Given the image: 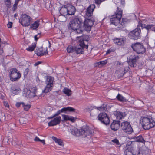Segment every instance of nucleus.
Segmentation results:
<instances>
[{
	"label": "nucleus",
	"mask_w": 155,
	"mask_h": 155,
	"mask_svg": "<svg viewBox=\"0 0 155 155\" xmlns=\"http://www.w3.org/2000/svg\"><path fill=\"white\" fill-rule=\"evenodd\" d=\"M124 153L126 155H135L136 154L135 150L133 147H130L126 149Z\"/></svg>",
	"instance_id": "412c9836"
},
{
	"label": "nucleus",
	"mask_w": 155,
	"mask_h": 155,
	"mask_svg": "<svg viewBox=\"0 0 155 155\" xmlns=\"http://www.w3.org/2000/svg\"><path fill=\"white\" fill-rule=\"evenodd\" d=\"M135 140L138 142H142L144 143L145 141L141 135L135 137L134 138Z\"/></svg>",
	"instance_id": "c85d7f7f"
},
{
	"label": "nucleus",
	"mask_w": 155,
	"mask_h": 155,
	"mask_svg": "<svg viewBox=\"0 0 155 155\" xmlns=\"http://www.w3.org/2000/svg\"><path fill=\"white\" fill-rule=\"evenodd\" d=\"M129 69V68L127 66L124 67V69L122 70L121 73L118 75L119 77H123L126 73L128 72Z\"/></svg>",
	"instance_id": "72a5a7b5"
},
{
	"label": "nucleus",
	"mask_w": 155,
	"mask_h": 155,
	"mask_svg": "<svg viewBox=\"0 0 155 155\" xmlns=\"http://www.w3.org/2000/svg\"><path fill=\"white\" fill-rule=\"evenodd\" d=\"M144 28L148 31L151 30L152 31H154V29L155 28V25L153 24L145 25Z\"/></svg>",
	"instance_id": "cd10ccee"
},
{
	"label": "nucleus",
	"mask_w": 155,
	"mask_h": 155,
	"mask_svg": "<svg viewBox=\"0 0 155 155\" xmlns=\"http://www.w3.org/2000/svg\"><path fill=\"white\" fill-rule=\"evenodd\" d=\"M78 37V36H77ZM81 38L79 40V45L76 46L75 52L78 54H83L84 52V48L87 49L88 45L86 42L88 41V36L87 35H84L83 36H78Z\"/></svg>",
	"instance_id": "7ed1b4c3"
},
{
	"label": "nucleus",
	"mask_w": 155,
	"mask_h": 155,
	"mask_svg": "<svg viewBox=\"0 0 155 155\" xmlns=\"http://www.w3.org/2000/svg\"><path fill=\"white\" fill-rule=\"evenodd\" d=\"M52 139L56 143L59 145L63 146L64 145L63 143L61 140L59 139H58L54 137H52Z\"/></svg>",
	"instance_id": "7c9ffc66"
},
{
	"label": "nucleus",
	"mask_w": 155,
	"mask_h": 155,
	"mask_svg": "<svg viewBox=\"0 0 155 155\" xmlns=\"http://www.w3.org/2000/svg\"><path fill=\"white\" fill-rule=\"evenodd\" d=\"M141 124L143 128L146 130L153 127L155 125V122L153 120L147 117L143 118Z\"/></svg>",
	"instance_id": "423d86ee"
},
{
	"label": "nucleus",
	"mask_w": 155,
	"mask_h": 155,
	"mask_svg": "<svg viewBox=\"0 0 155 155\" xmlns=\"http://www.w3.org/2000/svg\"><path fill=\"white\" fill-rule=\"evenodd\" d=\"M139 58V57L138 56L134 55L130 60L133 61L134 63H136L137 61Z\"/></svg>",
	"instance_id": "ea45409f"
},
{
	"label": "nucleus",
	"mask_w": 155,
	"mask_h": 155,
	"mask_svg": "<svg viewBox=\"0 0 155 155\" xmlns=\"http://www.w3.org/2000/svg\"><path fill=\"white\" fill-rule=\"evenodd\" d=\"M59 12L61 15L64 16L68 15L66 5L64 7H62L60 9Z\"/></svg>",
	"instance_id": "5701e85b"
},
{
	"label": "nucleus",
	"mask_w": 155,
	"mask_h": 155,
	"mask_svg": "<svg viewBox=\"0 0 155 155\" xmlns=\"http://www.w3.org/2000/svg\"><path fill=\"white\" fill-rule=\"evenodd\" d=\"M121 4L122 6H123L125 4V0H121Z\"/></svg>",
	"instance_id": "0e129e2a"
},
{
	"label": "nucleus",
	"mask_w": 155,
	"mask_h": 155,
	"mask_svg": "<svg viewBox=\"0 0 155 155\" xmlns=\"http://www.w3.org/2000/svg\"><path fill=\"white\" fill-rule=\"evenodd\" d=\"M19 121L21 124H25L27 122V120L26 118L21 117L19 120Z\"/></svg>",
	"instance_id": "58836bf2"
},
{
	"label": "nucleus",
	"mask_w": 155,
	"mask_h": 155,
	"mask_svg": "<svg viewBox=\"0 0 155 155\" xmlns=\"http://www.w3.org/2000/svg\"><path fill=\"white\" fill-rule=\"evenodd\" d=\"M36 91V89L35 87H33L30 90V92L29 93L28 98H32L36 96L35 93Z\"/></svg>",
	"instance_id": "bb28decb"
},
{
	"label": "nucleus",
	"mask_w": 155,
	"mask_h": 155,
	"mask_svg": "<svg viewBox=\"0 0 155 155\" xmlns=\"http://www.w3.org/2000/svg\"><path fill=\"white\" fill-rule=\"evenodd\" d=\"M12 22H9L8 23L7 25L8 28H11L12 26Z\"/></svg>",
	"instance_id": "4d7b16f0"
},
{
	"label": "nucleus",
	"mask_w": 155,
	"mask_h": 155,
	"mask_svg": "<svg viewBox=\"0 0 155 155\" xmlns=\"http://www.w3.org/2000/svg\"><path fill=\"white\" fill-rule=\"evenodd\" d=\"M21 89L20 88H18L17 89H15L13 91V93L15 94H17L20 91Z\"/></svg>",
	"instance_id": "3c124183"
},
{
	"label": "nucleus",
	"mask_w": 155,
	"mask_h": 155,
	"mask_svg": "<svg viewBox=\"0 0 155 155\" xmlns=\"http://www.w3.org/2000/svg\"><path fill=\"white\" fill-rule=\"evenodd\" d=\"M4 105L5 106V107H8L9 106L8 104V103H7L6 102H4Z\"/></svg>",
	"instance_id": "bf43d9fd"
},
{
	"label": "nucleus",
	"mask_w": 155,
	"mask_h": 155,
	"mask_svg": "<svg viewBox=\"0 0 155 155\" xmlns=\"http://www.w3.org/2000/svg\"><path fill=\"white\" fill-rule=\"evenodd\" d=\"M122 10L119 8L117 7V10L115 14L113 15L111 18H110L111 22L112 24L116 26L118 25V28L119 29H121L125 26V24L127 22V20L126 18H122L121 23L120 24L121 18L122 17Z\"/></svg>",
	"instance_id": "f257e3e1"
},
{
	"label": "nucleus",
	"mask_w": 155,
	"mask_h": 155,
	"mask_svg": "<svg viewBox=\"0 0 155 155\" xmlns=\"http://www.w3.org/2000/svg\"><path fill=\"white\" fill-rule=\"evenodd\" d=\"M34 140L36 142H40L41 140H40L38 137L36 136L34 139Z\"/></svg>",
	"instance_id": "864d4df0"
},
{
	"label": "nucleus",
	"mask_w": 155,
	"mask_h": 155,
	"mask_svg": "<svg viewBox=\"0 0 155 155\" xmlns=\"http://www.w3.org/2000/svg\"><path fill=\"white\" fill-rule=\"evenodd\" d=\"M70 130L73 135L76 136L81 135L83 137H85L90 135L92 134V132L90 129L89 127L87 126H83L79 130L77 128H74L70 129Z\"/></svg>",
	"instance_id": "f03ea898"
},
{
	"label": "nucleus",
	"mask_w": 155,
	"mask_h": 155,
	"mask_svg": "<svg viewBox=\"0 0 155 155\" xmlns=\"http://www.w3.org/2000/svg\"><path fill=\"white\" fill-rule=\"evenodd\" d=\"M112 142L116 144L117 146L120 147L121 146V144L119 142L118 140L116 139H115L112 140Z\"/></svg>",
	"instance_id": "a19ab883"
},
{
	"label": "nucleus",
	"mask_w": 155,
	"mask_h": 155,
	"mask_svg": "<svg viewBox=\"0 0 155 155\" xmlns=\"http://www.w3.org/2000/svg\"><path fill=\"white\" fill-rule=\"evenodd\" d=\"M131 47L133 51L137 54H143L146 52V48L142 43L139 42L133 43Z\"/></svg>",
	"instance_id": "39448f33"
},
{
	"label": "nucleus",
	"mask_w": 155,
	"mask_h": 155,
	"mask_svg": "<svg viewBox=\"0 0 155 155\" xmlns=\"http://www.w3.org/2000/svg\"><path fill=\"white\" fill-rule=\"evenodd\" d=\"M62 116L64 120L65 121L69 120L74 122L75 121L76 119V118L72 116L68 115L62 114Z\"/></svg>",
	"instance_id": "4be33fe9"
},
{
	"label": "nucleus",
	"mask_w": 155,
	"mask_h": 155,
	"mask_svg": "<svg viewBox=\"0 0 155 155\" xmlns=\"http://www.w3.org/2000/svg\"><path fill=\"white\" fill-rule=\"evenodd\" d=\"M54 81V78L50 76L48 77L45 82L46 85L44 91L45 93H47L51 90L53 86Z\"/></svg>",
	"instance_id": "9b49d317"
},
{
	"label": "nucleus",
	"mask_w": 155,
	"mask_h": 155,
	"mask_svg": "<svg viewBox=\"0 0 155 155\" xmlns=\"http://www.w3.org/2000/svg\"><path fill=\"white\" fill-rule=\"evenodd\" d=\"M115 51V50L114 49H111L110 48L109 49H108L106 52V55L110 53V52H114Z\"/></svg>",
	"instance_id": "603ef678"
},
{
	"label": "nucleus",
	"mask_w": 155,
	"mask_h": 155,
	"mask_svg": "<svg viewBox=\"0 0 155 155\" xmlns=\"http://www.w3.org/2000/svg\"><path fill=\"white\" fill-rule=\"evenodd\" d=\"M39 22L40 21L39 20L35 21L31 25L30 28L32 29L33 30L36 29L40 24Z\"/></svg>",
	"instance_id": "393cba45"
},
{
	"label": "nucleus",
	"mask_w": 155,
	"mask_h": 155,
	"mask_svg": "<svg viewBox=\"0 0 155 155\" xmlns=\"http://www.w3.org/2000/svg\"><path fill=\"white\" fill-rule=\"evenodd\" d=\"M116 98L118 101H120L126 102L127 101L126 99L119 94H118L116 97Z\"/></svg>",
	"instance_id": "f704fd0d"
},
{
	"label": "nucleus",
	"mask_w": 155,
	"mask_h": 155,
	"mask_svg": "<svg viewBox=\"0 0 155 155\" xmlns=\"http://www.w3.org/2000/svg\"><path fill=\"white\" fill-rule=\"evenodd\" d=\"M145 25L142 24V21L141 20H140L138 22V24L137 25L138 27H141L142 28H144Z\"/></svg>",
	"instance_id": "a18cd8bd"
},
{
	"label": "nucleus",
	"mask_w": 155,
	"mask_h": 155,
	"mask_svg": "<svg viewBox=\"0 0 155 155\" xmlns=\"http://www.w3.org/2000/svg\"><path fill=\"white\" fill-rule=\"evenodd\" d=\"M35 53L38 56H41L47 54L48 53L47 47L43 48L42 46L38 48L35 51Z\"/></svg>",
	"instance_id": "2eb2a0df"
},
{
	"label": "nucleus",
	"mask_w": 155,
	"mask_h": 155,
	"mask_svg": "<svg viewBox=\"0 0 155 155\" xmlns=\"http://www.w3.org/2000/svg\"><path fill=\"white\" fill-rule=\"evenodd\" d=\"M40 142L42 143L44 145H45V140H41V141H40Z\"/></svg>",
	"instance_id": "69168bd1"
},
{
	"label": "nucleus",
	"mask_w": 155,
	"mask_h": 155,
	"mask_svg": "<svg viewBox=\"0 0 155 155\" xmlns=\"http://www.w3.org/2000/svg\"><path fill=\"white\" fill-rule=\"evenodd\" d=\"M75 110H76L75 109L71 107H68L61 109L60 110V111L61 113L65 112L67 111L73 112H74Z\"/></svg>",
	"instance_id": "a878e982"
},
{
	"label": "nucleus",
	"mask_w": 155,
	"mask_h": 155,
	"mask_svg": "<svg viewBox=\"0 0 155 155\" xmlns=\"http://www.w3.org/2000/svg\"><path fill=\"white\" fill-rule=\"evenodd\" d=\"M5 4L6 6L9 8L11 4V0H4Z\"/></svg>",
	"instance_id": "37998d69"
},
{
	"label": "nucleus",
	"mask_w": 155,
	"mask_h": 155,
	"mask_svg": "<svg viewBox=\"0 0 155 155\" xmlns=\"http://www.w3.org/2000/svg\"><path fill=\"white\" fill-rule=\"evenodd\" d=\"M107 61L106 60H105L104 61H100L97 63V64L98 65H101V66H103L107 63Z\"/></svg>",
	"instance_id": "c03bdc74"
},
{
	"label": "nucleus",
	"mask_w": 155,
	"mask_h": 155,
	"mask_svg": "<svg viewBox=\"0 0 155 155\" xmlns=\"http://www.w3.org/2000/svg\"><path fill=\"white\" fill-rule=\"evenodd\" d=\"M3 42V45L4 46L5 45V44L6 43V42L5 41H4Z\"/></svg>",
	"instance_id": "774afa93"
},
{
	"label": "nucleus",
	"mask_w": 155,
	"mask_h": 155,
	"mask_svg": "<svg viewBox=\"0 0 155 155\" xmlns=\"http://www.w3.org/2000/svg\"><path fill=\"white\" fill-rule=\"evenodd\" d=\"M24 103L23 102H17L16 104V106L18 107H20L21 104L22 105V103Z\"/></svg>",
	"instance_id": "5fc2aeb1"
},
{
	"label": "nucleus",
	"mask_w": 155,
	"mask_h": 155,
	"mask_svg": "<svg viewBox=\"0 0 155 155\" xmlns=\"http://www.w3.org/2000/svg\"><path fill=\"white\" fill-rule=\"evenodd\" d=\"M126 39L125 37H122L120 38H116L114 40V43L120 46H123L125 43Z\"/></svg>",
	"instance_id": "f3484780"
},
{
	"label": "nucleus",
	"mask_w": 155,
	"mask_h": 155,
	"mask_svg": "<svg viewBox=\"0 0 155 155\" xmlns=\"http://www.w3.org/2000/svg\"><path fill=\"white\" fill-rule=\"evenodd\" d=\"M41 61H38L37 62L35 63L34 64V66H36L38 65L39 64H41Z\"/></svg>",
	"instance_id": "052dcab7"
},
{
	"label": "nucleus",
	"mask_w": 155,
	"mask_h": 155,
	"mask_svg": "<svg viewBox=\"0 0 155 155\" xmlns=\"http://www.w3.org/2000/svg\"><path fill=\"white\" fill-rule=\"evenodd\" d=\"M3 42H1V39L0 38V50H1V47H4V46L3 45Z\"/></svg>",
	"instance_id": "13d9d810"
},
{
	"label": "nucleus",
	"mask_w": 155,
	"mask_h": 155,
	"mask_svg": "<svg viewBox=\"0 0 155 155\" xmlns=\"http://www.w3.org/2000/svg\"><path fill=\"white\" fill-rule=\"evenodd\" d=\"M29 69L28 68H26L24 72V77H26L28 75L29 72Z\"/></svg>",
	"instance_id": "8fccbe9b"
},
{
	"label": "nucleus",
	"mask_w": 155,
	"mask_h": 155,
	"mask_svg": "<svg viewBox=\"0 0 155 155\" xmlns=\"http://www.w3.org/2000/svg\"><path fill=\"white\" fill-rule=\"evenodd\" d=\"M106 0H94L95 3L97 5H99L102 2Z\"/></svg>",
	"instance_id": "de8ad7c7"
},
{
	"label": "nucleus",
	"mask_w": 155,
	"mask_h": 155,
	"mask_svg": "<svg viewBox=\"0 0 155 155\" xmlns=\"http://www.w3.org/2000/svg\"><path fill=\"white\" fill-rule=\"evenodd\" d=\"M95 8V5L94 4H91L87 8L85 15L86 18H90L91 17H93V13Z\"/></svg>",
	"instance_id": "4468645a"
},
{
	"label": "nucleus",
	"mask_w": 155,
	"mask_h": 155,
	"mask_svg": "<svg viewBox=\"0 0 155 155\" xmlns=\"http://www.w3.org/2000/svg\"><path fill=\"white\" fill-rule=\"evenodd\" d=\"M56 117L55 116H54V115H53V116H51V117H48V119H53V118H54V117Z\"/></svg>",
	"instance_id": "680f3d73"
},
{
	"label": "nucleus",
	"mask_w": 155,
	"mask_h": 155,
	"mask_svg": "<svg viewBox=\"0 0 155 155\" xmlns=\"http://www.w3.org/2000/svg\"><path fill=\"white\" fill-rule=\"evenodd\" d=\"M31 18L26 14H22L19 19V22L23 26L28 27L30 25Z\"/></svg>",
	"instance_id": "1a4fd4ad"
},
{
	"label": "nucleus",
	"mask_w": 155,
	"mask_h": 155,
	"mask_svg": "<svg viewBox=\"0 0 155 155\" xmlns=\"http://www.w3.org/2000/svg\"><path fill=\"white\" fill-rule=\"evenodd\" d=\"M75 32L77 34H82L83 32V30L80 27H79V28H77L76 30H74Z\"/></svg>",
	"instance_id": "79ce46f5"
},
{
	"label": "nucleus",
	"mask_w": 155,
	"mask_h": 155,
	"mask_svg": "<svg viewBox=\"0 0 155 155\" xmlns=\"http://www.w3.org/2000/svg\"><path fill=\"white\" fill-rule=\"evenodd\" d=\"M129 64L130 66L133 67H135L136 66V63H134V62L130 60V61L129 62Z\"/></svg>",
	"instance_id": "49530a36"
},
{
	"label": "nucleus",
	"mask_w": 155,
	"mask_h": 155,
	"mask_svg": "<svg viewBox=\"0 0 155 155\" xmlns=\"http://www.w3.org/2000/svg\"><path fill=\"white\" fill-rule=\"evenodd\" d=\"M66 6L68 15H74L76 12V9L75 7L70 4L67 5Z\"/></svg>",
	"instance_id": "6ab92c4d"
},
{
	"label": "nucleus",
	"mask_w": 155,
	"mask_h": 155,
	"mask_svg": "<svg viewBox=\"0 0 155 155\" xmlns=\"http://www.w3.org/2000/svg\"><path fill=\"white\" fill-rule=\"evenodd\" d=\"M140 29L137 28L130 32L128 34V36L130 39L137 40L140 38Z\"/></svg>",
	"instance_id": "0eeeda50"
},
{
	"label": "nucleus",
	"mask_w": 155,
	"mask_h": 155,
	"mask_svg": "<svg viewBox=\"0 0 155 155\" xmlns=\"http://www.w3.org/2000/svg\"><path fill=\"white\" fill-rule=\"evenodd\" d=\"M114 114L116 117L117 119L120 120L123 119L126 115V114L125 112H122L120 111H115Z\"/></svg>",
	"instance_id": "aec40b11"
},
{
	"label": "nucleus",
	"mask_w": 155,
	"mask_h": 155,
	"mask_svg": "<svg viewBox=\"0 0 155 155\" xmlns=\"http://www.w3.org/2000/svg\"><path fill=\"white\" fill-rule=\"evenodd\" d=\"M95 19L94 17L91 18H86L84 20L83 27L86 31H90L92 27L94 25L95 22Z\"/></svg>",
	"instance_id": "6e6552de"
},
{
	"label": "nucleus",
	"mask_w": 155,
	"mask_h": 155,
	"mask_svg": "<svg viewBox=\"0 0 155 155\" xmlns=\"http://www.w3.org/2000/svg\"><path fill=\"white\" fill-rule=\"evenodd\" d=\"M22 106L24 108V110L26 111H28L31 107L30 104H25L24 102L22 103Z\"/></svg>",
	"instance_id": "4c0bfd02"
},
{
	"label": "nucleus",
	"mask_w": 155,
	"mask_h": 155,
	"mask_svg": "<svg viewBox=\"0 0 155 155\" xmlns=\"http://www.w3.org/2000/svg\"><path fill=\"white\" fill-rule=\"evenodd\" d=\"M150 150L148 149H142L140 150L137 155H149Z\"/></svg>",
	"instance_id": "b1692460"
},
{
	"label": "nucleus",
	"mask_w": 155,
	"mask_h": 155,
	"mask_svg": "<svg viewBox=\"0 0 155 155\" xmlns=\"http://www.w3.org/2000/svg\"><path fill=\"white\" fill-rule=\"evenodd\" d=\"M106 106V105L105 104H103L102 106L100 107H97L95 106H94L93 107L95 109H97L98 110L100 111H106L107 110Z\"/></svg>",
	"instance_id": "c756f323"
},
{
	"label": "nucleus",
	"mask_w": 155,
	"mask_h": 155,
	"mask_svg": "<svg viewBox=\"0 0 155 155\" xmlns=\"http://www.w3.org/2000/svg\"><path fill=\"white\" fill-rule=\"evenodd\" d=\"M35 35L34 36V38H35V41H37L38 40V38H39V37H37V36L38 35Z\"/></svg>",
	"instance_id": "e2e57ef3"
},
{
	"label": "nucleus",
	"mask_w": 155,
	"mask_h": 155,
	"mask_svg": "<svg viewBox=\"0 0 155 155\" xmlns=\"http://www.w3.org/2000/svg\"><path fill=\"white\" fill-rule=\"evenodd\" d=\"M97 111L93 109H92L90 111V115L91 116L95 115V114H97Z\"/></svg>",
	"instance_id": "09e8293b"
},
{
	"label": "nucleus",
	"mask_w": 155,
	"mask_h": 155,
	"mask_svg": "<svg viewBox=\"0 0 155 155\" xmlns=\"http://www.w3.org/2000/svg\"><path fill=\"white\" fill-rule=\"evenodd\" d=\"M120 127L124 132L128 134H131L133 131V130L130 123L127 121L122 123Z\"/></svg>",
	"instance_id": "f8f14e48"
},
{
	"label": "nucleus",
	"mask_w": 155,
	"mask_h": 155,
	"mask_svg": "<svg viewBox=\"0 0 155 155\" xmlns=\"http://www.w3.org/2000/svg\"><path fill=\"white\" fill-rule=\"evenodd\" d=\"M61 113V112L60 111V110H59L54 114V116H55L56 117V116H57L59 114H60Z\"/></svg>",
	"instance_id": "6e6d98bb"
},
{
	"label": "nucleus",
	"mask_w": 155,
	"mask_h": 155,
	"mask_svg": "<svg viewBox=\"0 0 155 155\" xmlns=\"http://www.w3.org/2000/svg\"><path fill=\"white\" fill-rule=\"evenodd\" d=\"M30 92V90H28L27 88L24 89L23 90V95L27 98H28L29 93Z\"/></svg>",
	"instance_id": "2f4dec72"
},
{
	"label": "nucleus",
	"mask_w": 155,
	"mask_h": 155,
	"mask_svg": "<svg viewBox=\"0 0 155 155\" xmlns=\"http://www.w3.org/2000/svg\"><path fill=\"white\" fill-rule=\"evenodd\" d=\"M76 46H69L67 49V51L68 53H73L75 52Z\"/></svg>",
	"instance_id": "473e14b6"
},
{
	"label": "nucleus",
	"mask_w": 155,
	"mask_h": 155,
	"mask_svg": "<svg viewBox=\"0 0 155 155\" xmlns=\"http://www.w3.org/2000/svg\"><path fill=\"white\" fill-rule=\"evenodd\" d=\"M61 121V117L60 116L55 117L48 123V126H54L59 124Z\"/></svg>",
	"instance_id": "dca6fc26"
},
{
	"label": "nucleus",
	"mask_w": 155,
	"mask_h": 155,
	"mask_svg": "<svg viewBox=\"0 0 155 155\" xmlns=\"http://www.w3.org/2000/svg\"><path fill=\"white\" fill-rule=\"evenodd\" d=\"M36 46V44H33L29 46L28 48H26V50L30 52H32L33 51Z\"/></svg>",
	"instance_id": "c9c22d12"
},
{
	"label": "nucleus",
	"mask_w": 155,
	"mask_h": 155,
	"mask_svg": "<svg viewBox=\"0 0 155 155\" xmlns=\"http://www.w3.org/2000/svg\"><path fill=\"white\" fill-rule=\"evenodd\" d=\"M21 76V74L16 68H13L11 69L10 73V78L12 81H18Z\"/></svg>",
	"instance_id": "9d476101"
},
{
	"label": "nucleus",
	"mask_w": 155,
	"mask_h": 155,
	"mask_svg": "<svg viewBox=\"0 0 155 155\" xmlns=\"http://www.w3.org/2000/svg\"><path fill=\"white\" fill-rule=\"evenodd\" d=\"M63 92L66 94L67 96H69L71 94V91L68 88H64L63 91Z\"/></svg>",
	"instance_id": "e433bc0d"
},
{
	"label": "nucleus",
	"mask_w": 155,
	"mask_h": 155,
	"mask_svg": "<svg viewBox=\"0 0 155 155\" xmlns=\"http://www.w3.org/2000/svg\"><path fill=\"white\" fill-rule=\"evenodd\" d=\"M18 3H16L15 2V4L14 5V6L15 7V6H16L17 5V4H18Z\"/></svg>",
	"instance_id": "338daca9"
},
{
	"label": "nucleus",
	"mask_w": 155,
	"mask_h": 155,
	"mask_svg": "<svg viewBox=\"0 0 155 155\" xmlns=\"http://www.w3.org/2000/svg\"><path fill=\"white\" fill-rule=\"evenodd\" d=\"M120 123L119 121L114 120L110 126L111 129L115 131L118 130L120 127Z\"/></svg>",
	"instance_id": "a211bd4d"
},
{
	"label": "nucleus",
	"mask_w": 155,
	"mask_h": 155,
	"mask_svg": "<svg viewBox=\"0 0 155 155\" xmlns=\"http://www.w3.org/2000/svg\"><path fill=\"white\" fill-rule=\"evenodd\" d=\"M83 20L81 18L78 16L73 18L72 20L70 22L68 27L69 29H71L74 30L79 28L81 26V25L82 24Z\"/></svg>",
	"instance_id": "20e7f679"
},
{
	"label": "nucleus",
	"mask_w": 155,
	"mask_h": 155,
	"mask_svg": "<svg viewBox=\"0 0 155 155\" xmlns=\"http://www.w3.org/2000/svg\"><path fill=\"white\" fill-rule=\"evenodd\" d=\"M98 118L99 121L104 124H109L110 123L109 117L105 113H100L98 116Z\"/></svg>",
	"instance_id": "ddd939ff"
}]
</instances>
